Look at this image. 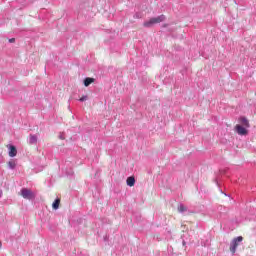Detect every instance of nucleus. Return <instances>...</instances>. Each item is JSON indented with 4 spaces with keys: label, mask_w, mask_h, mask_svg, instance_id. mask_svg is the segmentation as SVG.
<instances>
[{
    "label": "nucleus",
    "mask_w": 256,
    "mask_h": 256,
    "mask_svg": "<svg viewBox=\"0 0 256 256\" xmlns=\"http://www.w3.org/2000/svg\"><path fill=\"white\" fill-rule=\"evenodd\" d=\"M158 23H161V16L151 18L150 20H147L143 23V27L151 28L155 27V25H158Z\"/></svg>",
    "instance_id": "obj_1"
},
{
    "label": "nucleus",
    "mask_w": 256,
    "mask_h": 256,
    "mask_svg": "<svg viewBox=\"0 0 256 256\" xmlns=\"http://www.w3.org/2000/svg\"><path fill=\"white\" fill-rule=\"evenodd\" d=\"M241 241H243L242 236H238L237 238H234L230 244V251L231 253H233V255H235L236 251H237V247H239V243H241Z\"/></svg>",
    "instance_id": "obj_2"
},
{
    "label": "nucleus",
    "mask_w": 256,
    "mask_h": 256,
    "mask_svg": "<svg viewBox=\"0 0 256 256\" xmlns=\"http://www.w3.org/2000/svg\"><path fill=\"white\" fill-rule=\"evenodd\" d=\"M20 195L23 199H28L29 201H31V199H35V193L27 188H23L20 191Z\"/></svg>",
    "instance_id": "obj_3"
},
{
    "label": "nucleus",
    "mask_w": 256,
    "mask_h": 256,
    "mask_svg": "<svg viewBox=\"0 0 256 256\" xmlns=\"http://www.w3.org/2000/svg\"><path fill=\"white\" fill-rule=\"evenodd\" d=\"M234 131H236V133H237L238 135H241V136H245V135H248V134H249V130H247V127L242 126L241 124H237V125L234 127Z\"/></svg>",
    "instance_id": "obj_4"
},
{
    "label": "nucleus",
    "mask_w": 256,
    "mask_h": 256,
    "mask_svg": "<svg viewBox=\"0 0 256 256\" xmlns=\"http://www.w3.org/2000/svg\"><path fill=\"white\" fill-rule=\"evenodd\" d=\"M9 157H17V147L9 144L7 145Z\"/></svg>",
    "instance_id": "obj_5"
},
{
    "label": "nucleus",
    "mask_w": 256,
    "mask_h": 256,
    "mask_svg": "<svg viewBox=\"0 0 256 256\" xmlns=\"http://www.w3.org/2000/svg\"><path fill=\"white\" fill-rule=\"evenodd\" d=\"M239 123L242 127H246V129H249L251 127V124H249V120L245 117H241L239 119Z\"/></svg>",
    "instance_id": "obj_6"
},
{
    "label": "nucleus",
    "mask_w": 256,
    "mask_h": 256,
    "mask_svg": "<svg viewBox=\"0 0 256 256\" xmlns=\"http://www.w3.org/2000/svg\"><path fill=\"white\" fill-rule=\"evenodd\" d=\"M126 183L128 187H134L135 186V177L130 176L127 178Z\"/></svg>",
    "instance_id": "obj_7"
},
{
    "label": "nucleus",
    "mask_w": 256,
    "mask_h": 256,
    "mask_svg": "<svg viewBox=\"0 0 256 256\" xmlns=\"http://www.w3.org/2000/svg\"><path fill=\"white\" fill-rule=\"evenodd\" d=\"M91 83H95V78L87 77L84 79V86L89 87Z\"/></svg>",
    "instance_id": "obj_8"
},
{
    "label": "nucleus",
    "mask_w": 256,
    "mask_h": 256,
    "mask_svg": "<svg viewBox=\"0 0 256 256\" xmlns=\"http://www.w3.org/2000/svg\"><path fill=\"white\" fill-rule=\"evenodd\" d=\"M37 135H33V134H31L30 136H29V144L30 145H37Z\"/></svg>",
    "instance_id": "obj_9"
},
{
    "label": "nucleus",
    "mask_w": 256,
    "mask_h": 256,
    "mask_svg": "<svg viewBox=\"0 0 256 256\" xmlns=\"http://www.w3.org/2000/svg\"><path fill=\"white\" fill-rule=\"evenodd\" d=\"M8 167L9 169H15V167H17V162H15V160H10L8 162Z\"/></svg>",
    "instance_id": "obj_10"
},
{
    "label": "nucleus",
    "mask_w": 256,
    "mask_h": 256,
    "mask_svg": "<svg viewBox=\"0 0 256 256\" xmlns=\"http://www.w3.org/2000/svg\"><path fill=\"white\" fill-rule=\"evenodd\" d=\"M61 203V200L59 199H56L53 204H52V207L53 209H55V211H57V209H59V204Z\"/></svg>",
    "instance_id": "obj_11"
},
{
    "label": "nucleus",
    "mask_w": 256,
    "mask_h": 256,
    "mask_svg": "<svg viewBox=\"0 0 256 256\" xmlns=\"http://www.w3.org/2000/svg\"><path fill=\"white\" fill-rule=\"evenodd\" d=\"M178 211L179 213H185V211H187V208L185 205L181 204L178 206Z\"/></svg>",
    "instance_id": "obj_12"
},
{
    "label": "nucleus",
    "mask_w": 256,
    "mask_h": 256,
    "mask_svg": "<svg viewBox=\"0 0 256 256\" xmlns=\"http://www.w3.org/2000/svg\"><path fill=\"white\" fill-rule=\"evenodd\" d=\"M88 97L87 96H82L79 101L83 102V101H87Z\"/></svg>",
    "instance_id": "obj_13"
},
{
    "label": "nucleus",
    "mask_w": 256,
    "mask_h": 256,
    "mask_svg": "<svg viewBox=\"0 0 256 256\" xmlns=\"http://www.w3.org/2000/svg\"><path fill=\"white\" fill-rule=\"evenodd\" d=\"M59 139H61L62 141L65 140V136L63 134H59Z\"/></svg>",
    "instance_id": "obj_14"
},
{
    "label": "nucleus",
    "mask_w": 256,
    "mask_h": 256,
    "mask_svg": "<svg viewBox=\"0 0 256 256\" xmlns=\"http://www.w3.org/2000/svg\"><path fill=\"white\" fill-rule=\"evenodd\" d=\"M15 41V38L9 39V43H13Z\"/></svg>",
    "instance_id": "obj_15"
},
{
    "label": "nucleus",
    "mask_w": 256,
    "mask_h": 256,
    "mask_svg": "<svg viewBox=\"0 0 256 256\" xmlns=\"http://www.w3.org/2000/svg\"><path fill=\"white\" fill-rule=\"evenodd\" d=\"M3 196V191L0 190V198Z\"/></svg>",
    "instance_id": "obj_16"
},
{
    "label": "nucleus",
    "mask_w": 256,
    "mask_h": 256,
    "mask_svg": "<svg viewBox=\"0 0 256 256\" xmlns=\"http://www.w3.org/2000/svg\"><path fill=\"white\" fill-rule=\"evenodd\" d=\"M1 247H2V243H1V241H0V249H1Z\"/></svg>",
    "instance_id": "obj_17"
}]
</instances>
